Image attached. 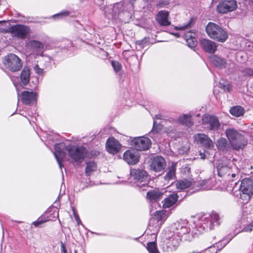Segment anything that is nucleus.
Returning a JSON list of instances; mask_svg holds the SVG:
<instances>
[{"instance_id":"29","label":"nucleus","mask_w":253,"mask_h":253,"mask_svg":"<svg viewBox=\"0 0 253 253\" xmlns=\"http://www.w3.org/2000/svg\"><path fill=\"white\" fill-rule=\"evenodd\" d=\"M211 183L212 180L211 179H206L199 181L197 182V185L200 189L207 190L214 189Z\"/></svg>"},{"instance_id":"63","label":"nucleus","mask_w":253,"mask_h":253,"mask_svg":"<svg viewBox=\"0 0 253 253\" xmlns=\"http://www.w3.org/2000/svg\"><path fill=\"white\" fill-rule=\"evenodd\" d=\"M155 121H154V122H153V125H154V126H155Z\"/></svg>"},{"instance_id":"1","label":"nucleus","mask_w":253,"mask_h":253,"mask_svg":"<svg viewBox=\"0 0 253 253\" xmlns=\"http://www.w3.org/2000/svg\"><path fill=\"white\" fill-rule=\"evenodd\" d=\"M65 149L68 151L70 158L75 162L80 163L84 160L85 157V149L83 147H76L72 146L67 147L63 143L56 144L53 153L62 172V168L64 167L62 161L66 155Z\"/></svg>"},{"instance_id":"49","label":"nucleus","mask_w":253,"mask_h":253,"mask_svg":"<svg viewBox=\"0 0 253 253\" xmlns=\"http://www.w3.org/2000/svg\"><path fill=\"white\" fill-rule=\"evenodd\" d=\"M61 251L63 253H67L65 246L62 242L61 243Z\"/></svg>"},{"instance_id":"52","label":"nucleus","mask_w":253,"mask_h":253,"mask_svg":"<svg viewBox=\"0 0 253 253\" xmlns=\"http://www.w3.org/2000/svg\"><path fill=\"white\" fill-rule=\"evenodd\" d=\"M155 118L159 120H165L164 116L161 114L156 115Z\"/></svg>"},{"instance_id":"5","label":"nucleus","mask_w":253,"mask_h":253,"mask_svg":"<svg viewBox=\"0 0 253 253\" xmlns=\"http://www.w3.org/2000/svg\"><path fill=\"white\" fill-rule=\"evenodd\" d=\"M226 135L234 149L239 150L243 148L247 145V142L244 136L234 128L227 129Z\"/></svg>"},{"instance_id":"56","label":"nucleus","mask_w":253,"mask_h":253,"mask_svg":"<svg viewBox=\"0 0 253 253\" xmlns=\"http://www.w3.org/2000/svg\"><path fill=\"white\" fill-rule=\"evenodd\" d=\"M200 155L201 158L202 159H204L205 158V155L204 153L200 152Z\"/></svg>"},{"instance_id":"35","label":"nucleus","mask_w":253,"mask_h":253,"mask_svg":"<svg viewBox=\"0 0 253 253\" xmlns=\"http://www.w3.org/2000/svg\"><path fill=\"white\" fill-rule=\"evenodd\" d=\"M96 164L94 162H89L86 163V166L85 169V172L86 176H89L90 173L96 170Z\"/></svg>"},{"instance_id":"4","label":"nucleus","mask_w":253,"mask_h":253,"mask_svg":"<svg viewBox=\"0 0 253 253\" xmlns=\"http://www.w3.org/2000/svg\"><path fill=\"white\" fill-rule=\"evenodd\" d=\"M130 178L134 181V186L139 191L147 190L149 188L147 185V174L145 170L139 169H131Z\"/></svg>"},{"instance_id":"41","label":"nucleus","mask_w":253,"mask_h":253,"mask_svg":"<svg viewBox=\"0 0 253 253\" xmlns=\"http://www.w3.org/2000/svg\"><path fill=\"white\" fill-rule=\"evenodd\" d=\"M160 135V133L157 130H155L154 128L149 132V136L152 137L156 142L158 141V137Z\"/></svg>"},{"instance_id":"44","label":"nucleus","mask_w":253,"mask_h":253,"mask_svg":"<svg viewBox=\"0 0 253 253\" xmlns=\"http://www.w3.org/2000/svg\"><path fill=\"white\" fill-rule=\"evenodd\" d=\"M217 250L215 249L214 246H211L203 250H202V253H216Z\"/></svg>"},{"instance_id":"21","label":"nucleus","mask_w":253,"mask_h":253,"mask_svg":"<svg viewBox=\"0 0 253 253\" xmlns=\"http://www.w3.org/2000/svg\"><path fill=\"white\" fill-rule=\"evenodd\" d=\"M169 13L166 10L160 11L156 15V19L157 22L162 26H167L170 25L169 20Z\"/></svg>"},{"instance_id":"64","label":"nucleus","mask_w":253,"mask_h":253,"mask_svg":"<svg viewBox=\"0 0 253 253\" xmlns=\"http://www.w3.org/2000/svg\"><path fill=\"white\" fill-rule=\"evenodd\" d=\"M253 3V0H250Z\"/></svg>"},{"instance_id":"31","label":"nucleus","mask_w":253,"mask_h":253,"mask_svg":"<svg viewBox=\"0 0 253 253\" xmlns=\"http://www.w3.org/2000/svg\"><path fill=\"white\" fill-rule=\"evenodd\" d=\"M230 113L236 117L243 116L245 113V109L240 106H235L232 107L229 110Z\"/></svg>"},{"instance_id":"53","label":"nucleus","mask_w":253,"mask_h":253,"mask_svg":"<svg viewBox=\"0 0 253 253\" xmlns=\"http://www.w3.org/2000/svg\"><path fill=\"white\" fill-rule=\"evenodd\" d=\"M73 211L74 216L75 218V220H79V219H80V217H79V215L77 214V213L76 212L75 210L74 209H73Z\"/></svg>"},{"instance_id":"51","label":"nucleus","mask_w":253,"mask_h":253,"mask_svg":"<svg viewBox=\"0 0 253 253\" xmlns=\"http://www.w3.org/2000/svg\"><path fill=\"white\" fill-rule=\"evenodd\" d=\"M238 233H239V232H237L236 233H234V235L233 236H231V235H229L227 237V239L228 240L227 241V243H228L230 241H231L233 238L235 236H236Z\"/></svg>"},{"instance_id":"2","label":"nucleus","mask_w":253,"mask_h":253,"mask_svg":"<svg viewBox=\"0 0 253 253\" xmlns=\"http://www.w3.org/2000/svg\"><path fill=\"white\" fill-rule=\"evenodd\" d=\"M220 223L219 215L217 213L212 212L211 214H205L201 216L194 224L196 231L199 233H202L204 231L211 230L214 226L219 225Z\"/></svg>"},{"instance_id":"22","label":"nucleus","mask_w":253,"mask_h":253,"mask_svg":"<svg viewBox=\"0 0 253 253\" xmlns=\"http://www.w3.org/2000/svg\"><path fill=\"white\" fill-rule=\"evenodd\" d=\"M184 38L189 47L193 48L196 47L197 42L195 30L186 32L184 34Z\"/></svg>"},{"instance_id":"20","label":"nucleus","mask_w":253,"mask_h":253,"mask_svg":"<svg viewBox=\"0 0 253 253\" xmlns=\"http://www.w3.org/2000/svg\"><path fill=\"white\" fill-rule=\"evenodd\" d=\"M124 160L129 165H134L139 161L138 153L134 150H127L123 155Z\"/></svg>"},{"instance_id":"15","label":"nucleus","mask_w":253,"mask_h":253,"mask_svg":"<svg viewBox=\"0 0 253 253\" xmlns=\"http://www.w3.org/2000/svg\"><path fill=\"white\" fill-rule=\"evenodd\" d=\"M166 166V161L162 156L155 157L152 160L150 165L151 169L156 172L164 170Z\"/></svg>"},{"instance_id":"30","label":"nucleus","mask_w":253,"mask_h":253,"mask_svg":"<svg viewBox=\"0 0 253 253\" xmlns=\"http://www.w3.org/2000/svg\"><path fill=\"white\" fill-rule=\"evenodd\" d=\"M212 64L218 68H223L225 67L226 64V61L224 59L217 56H214L211 58Z\"/></svg>"},{"instance_id":"17","label":"nucleus","mask_w":253,"mask_h":253,"mask_svg":"<svg viewBox=\"0 0 253 253\" xmlns=\"http://www.w3.org/2000/svg\"><path fill=\"white\" fill-rule=\"evenodd\" d=\"M181 239L179 238H171L168 240L167 242L164 244L163 250L167 252H172L178 248Z\"/></svg>"},{"instance_id":"7","label":"nucleus","mask_w":253,"mask_h":253,"mask_svg":"<svg viewBox=\"0 0 253 253\" xmlns=\"http://www.w3.org/2000/svg\"><path fill=\"white\" fill-rule=\"evenodd\" d=\"M174 231L179 238H183L184 240L191 241L192 238L189 236L190 229L187 220H180L174 224Z\"/></svg>"},{"instance_id":"8","label":"nucleus","mask_w":253,"mask_h":253,"mask_svg":"<svg viewBox=\"0 0 253 253\" xmlns=\"http://www.w3.org/2000/svg\"><path fill=\"white\" fill-rule=\"evenodd\" d=\"M7 32L10 33L13 37L23 40L31 33V30L27 26L17 24L9 27Z\"/></svg>"},{"instance_id":"37","label":"nucleus","mask_w":253,"mask_h":253,"mask_svg":"<svg viewBox=\"0 0 253 253\" xmlns=\"http://www.w3.org/2000/svg\"><path fill=\"white\" fill-rule=\"evenodd\" d=\"M71 14V12L67 10H63L61 12L54 14L52 16V18L54 19H61L65 17L69 16Z\"/></svg>"},{"instance_id":"61","label":"nucleus","mask_w":253,"mask_h":253,"mask_svg":"<svg viewBox=\"0 0 253 253\" xmlns=\"http://www.w3.org/2000/svg\"><path fill=\"white\" fill-rule=\"evenodd\" d=\"M193 232H194L196 234H198V233L196 232V231L193 230V231H192V233H193Z\"/></svg>"},{"instance_id":"27","label":"nucleus","mask_w":253,"mask_h":253,"mask_svg":"<svg viewBox=\"0 0 253 253\" xmlns=\"http://www.w3.org/2000/svg\"><path fill=\"white\" fill-rule=\"evenodd\" d=\"M30 70L28 67H24L20 74V80L23 85H26L30 82Z\"/></svg>"},{"instance_id":"42","label":"nucleus","mask_w":253,"mask_h":253,"mask_svg":"<svg viewBox=\"0 0 253 253\" xmlns=\"http://www.w3.org/2000/svg\"><path fill=\"white\" fill-rule=\"evenodd\" d=\"M242 74L244 76H249L253 77V69L250 68H247L243 70L242 71Z\"/></svg>"},{"instance_id":"6","label":"nucleus","mask_w":253,"mask_h":253,"mask_svg":"<svg viewBox=\"0 0 253 253\" xmlns=\"http://www.w3.org/2000/svg\"><path fill=\"white\" fill-rule=\"evenodd\" d=\"M240 198L243 202L250 200L253 195V182L251 178L243 179L240 186Z\"/></svg>"},{"instance_id":"28","label":"nucleus","mask_w":253,"mask_h":253,"mask_svg":"<svg viewBox=\"0 0 253 253\" xmlns=\"http://www.w3.org/2000/svg\"><path fill=\"white\" fill-rule=\"evenodd\" d=\"M192 184L191 180L184 179L177 181L175 185L178 190H183L191 186Z\"/></svg>"},{"instance_id":"9","label":"nucleus","mask_w":253,"mask_h":253,"mask_svg":"<svg viewBox=\"0 0 253 253\" xmlns=\"http://www.w3.org/2000/svg\"><path fill=\"white\" fill-rule=\"evenodd\" d=\"M4 64L6 68L12 72L20 70L22 64L21 60L16 55L10 53L5 57Z\"/></svg>"},{"instance_id":"13","label":"nucleus","mask_w":253,"mask_h":253,"mask_svg":"<svg viewBox=\"0 0 253 253\" xmlns=\"http://www.w3.org/2000/svg\"><path fill=\"white\" fill-rule=\"evenodd\" d=\"M237 7L236 0H224L218 4L216 10L218 13L224 14L234 10Z\"/></svg>"},{"instance_id":"43","label":"nucleus","mask_w":253,"mask_h":253,"mask_svg":"<svg viewBox=\"0 0 253 253\" xmlns=\"http://www.w3.org/2000/svg\"><path fill=\"white\" fill-rule=\"evenodd\" d=\"M34 70L35 73L41 76H42L45 73V72L44 71V69L42 68H41L38 64L35 65L34 66Z\"/></svg>"},{"instance_id":"60","label":"nucleus","mask_w":253,"mask_h":253,"mask_svg":"<svg viewBox=\"0 0 253 253\" xmlns=\"http://www.w3.org/2000/svg\"><path fill=\"white\" fill-rule=\"evenodd\" d=\"M14 84L15 87L16 88V89L17 90V84L15 83H14Z\"/></svg>"},{"instance_id":"59","label":"nucleus","mask_w":253,"mask_h":253,"mask_svg":"<svg viewBox=\"0 0 253 253\" xmlns=\"http://www.w3.org/2000/svg\"><path fill=\"white\" fill-rule=\"evenodd\" d=\"M76 221H77V224L78 225H79L81 223V220L80 219H79V220H76Z\"/></svg>"},{"instance_id":"47","label":"nucleus","mask_w":253,"mask_h":253,"mask_svg":"<svg viewBox=\"0 0 253 253\" xmlns=\"http://www.w3.org/2000/svg\"><path fill=\"white\" fill-rule=\"evenodd\" d=\"M156 215L157 216V218H159L160 219H162L163 218V216H164V213H163L162 211H156Z\"/></svg>"},{"instance_id":"16","label":"nucleus","mask_w":253,"mask_h":253,"mask_svg":"<svg viewBox=\"0 0 253 253\" xmlns=\"http://www.w3.org/2000/svg\"><path fill=\"white\" fill-rule=\"evenodd\" d=\"M107 151L111 154H115L119 152L121 145L119 142L114 137L108 139L106 145Z\"/></svg>"},{"instance_id":"26","label":"nucleus","mask_w":253,"mask_h":253,"mask_svg":"<svg viewBox=\"0 0 253 253\" xmlns=\"http://www.w3.org/2000/svg\"><path fill=\"white\" fill-rule=\"evenodd\" d=\"M242 206L243 216H246L247 218H252L253 215V205L248 203V202Z\"/></svg>"},{"instance_id":"18","label":"nucleus","mask_w":253,"mask_h":253,"mask_svg":"<svg viewBox=\"0 0 253 253\" xmlns=\"http://www.w3.org/2000/svg\"><path fill=\"white\" fill-rule=\"evenodd\" d=\"M200 42L202 48L208 53H213L216 50L217 45L213 41L203 39L200 40Z\"/></svg>"},{"instance_id":"12","label":"nucleus","mask_w":253,"mask_h":253,"mask_svg":"<svg viewBox=\"0 0 253 253\" xmlns=\"http://www.w3.org/2000/svg\"><path fill=\"white\" fill-rule=\"evenodd\" d=\"M191 118L192 116L190 114H183L177 118L170 117L167 122L171 123L173 127L176 126L179 124L187 126H191L193 125Z\"/></svg>"},{"instance_id":"57","label":"nucleus","mask_w":253,"mask_h":253,"mask_svg":"<svg viewBox=\"0 0 253 253\" xmlns=\"http://www.w3.org/2000/svg\"><path fill=\"white\" fill-rule=\"evenodd\" d=\"M236 176V174L235 173H230V176L228 177V179H230L231 177L234 178Z\"/></svg>"},{"instance_id":"11","label":"nucleus","mask_w":253,"mask_h":253,"mask_svg":"<svg viewBox=\"0 0 253 253\" xmlns=\"http://www.w3.org/2000/svg\"><path fill=\"white\" fill-rule=\"evenodd\" d=\"M131 142L134 148L138 151L146 150L151 145L150 139L144 136L134 137Z\"/></svg>"},{"instance_id":"14","label":"nucleus","mask_w":253,"mask_h":253,"mask_svg":"<svg viewBox=\"0 0 253 253\" xmlns=\"http://www.w3.org/2000/svg\"><path fill=\"white\" fill-rule=\"evenodd\" d=\"M194 139L198 144L202 145L206 148L210 149L214 146V143L212 140L204 133L195 134Z\"/></svg>"},{"instance_id":"55","label":"nucleus","mask_w":253,"mask_h":253,"mask_svg":"<svg viewBox=\"0 0 253 253\" xmlns=\"http://www.w3.org/2000/svg\"><path fill=\"white\" fill-rule=\"evenodd\" d=\"M188 253H202V251H198L197 250H194L190 252H189Z\"/></svg>"},{"instance_id":"58","label":"nucleus","mask_w":253,"mask_h":253,"mask_svg":"<svg viewBox=\"0 0 253 253\" xmlns=\"http://www.w3.org/2000/svg\"><path fill=\"white\" fill-rule=\"evenodd\" d=\"M76 221H77V224L78 225H79L81 223V220L80 219H79V220H76Z\"/></svg>"},{"instance_id":"10","label":"nucleus","mask_w":253,"mask_h":253,"mask_svg":"<svg viewBox=\"0 0 253 253\" xmlns=\"http://www.w3.org/2000/svg\"><path fill=\"white\" fill-rule=\"evenodd\" d=\"M202 123L206 126L208 129L213 131H217L220 126V124L216 117L205 115L202 118Z\"/></svg>"},{"instance_id":"24","label":"nucleus","mask_w":253,"mask_h":253,"mask_svg":"<svg viewBox=\"0 0 253 253\" xmlns=\"http://www.w3.org/2000/svg\"><path fill=\"white\" fill-rule=\"evenodd\" d=\"M176 163L172 162L166 170V174L164 178L165 180L169 181L175 178V170Z\"/></svg>"},{"instance_id":"50","label":"nucleus","mask_w":253,"mask_h":253,"mask_svg":"<svg viewBox=\"0 0 253 253\" xmlns=\"http://www.w3.org/2000/svg\"><path fill=\"white\" fill-rule=\"evenodd\" d=\"M223 88L224 90H226L228 92H230L231 89V86L230 84H228L227 85H224L223 86Z\"/></svg>"},{"instance_id":"48","label":"nucleus","mask_w":253,"mask_h":253,"mask_svg":"<svg viewBox=\"0 0 253 253\" xmlns=\"http://www.w3.org/2000/svg\"><path fill=\"white\" fill-rule=\"evenodd\" d=\"M31 82L34 84L33 87L36 88L38 84L39 80L37 78H35L33 79V80H32Z\"/></svg>"},{"instance_id":"62","label":"nucleus","mask_w":253,"mask_h":253,"mask_svg":"<svg viewBox=\"0 0 253 253\" xmlns=\"http://www.w3.org/2000/svg\"><path fill=\"white\" fill-rule=\"evenodd\" d=\"M237 184V182H235L234 183V185H235Z\"/></svg>"},{"instance_id":"33","label":"nucleus","mask_w":253,"mask_h":253,"mask_svg":"<svg viewBox=\"0 0 253 253\" xmlns=\"http://www.w3.org/2000/svg\"><path fill=\"white\" fill-rule=\"evenodd\" d=\"M218 175L220 176H224L227 175V177L230 176V169L226 166H218L217 167Z\"/></svg>"},{"instance_id":"32","label":"nucleus","mask_w":253,"mask_h":253,"mask_svg":"<svg viewBox=\"0 0 253 253\" xmlns=\"http://www.w3.org/2000/svg\"><path fill=\"white\" fill-rule=\"evenodd\" d=\"M216 145L219 150L223 152L227 151L228 148L227 140L224 138H220L218 139L216 141Z\"/></svg>"},{"instance_id":"19","label":"nucleus","mask_w":253,"mask_h":253,"mask_svg":"<svg viewBox=\"0 0 253 253\" xmlns=\"http://www.w3.org/2000/svg\"><path fill=\"white\" fill-rule=\"evenodd\" d=\"M29 45L32 51L37 55H42L44 48V45L42 42L36 40H32L29 42Z\"/></svg>"},{"instance_id":"25","label":"nucleus","mask_w":253,"mask_h":253,"mask_svg":"<svg viewBox=\"0 0 253 253\" xmlns=\"http://www.w3.org/2000/svg\"><path fill=\"white\" fill-rule=\"evenodd\" d=\"M178 196L177 193H173L170 194L164 201L163 207L169 208L174 205L177 201Z\"/></svg>"},{"instance_id":"23","label":"nucleus","mask_w":253,"mask_h":253,"mask_svg":"<svg viewBox=\"0 0 253 253\" xmlns=\"http://www.w3.org/2000/svg\"><path fill=\"white\" fill-rule=\"evenodd\" d=\"M37 94L35 92L24 91L21 93V100L25 104H30L36 101Z\"/></svg>"},{"instance_id":"3","label":"nucleus","mask_w":253,"mask_h":253,"mask_svg":"<svg viewBox=\"0 0 253 253\" xmlns=\"http://www.w3.org/2000/svg\"><path fill=\"white\" fill-rule=\"evenodd\" d=\"M206 32L212 39L221 42H224L228 37V33L218 25L210 22L206 26Z\"/></svg>"},{"instance_id":"45","label":"nucleus","mask_w":253,"mask_h":253,"mask_svg":"<svg viewBox=\"0 0 253 253\" xmlns=\"http://www.w3.org/2000/svg\"><path fill=\"white\" fill-rule=\"evenodd\" d=\"M253 231V221H252L250 224L245 226L241 231L238 232H251Z\"/></svg>"},{"instance_id":"40","label":"nucleus","mask_w":253,"mask_h":253,"mask_svg":"<svg viewBox=\"0 0 253 253\" xmlns=\"http://www.w3.org/2000/svg\"><path fill=\"white\" fill-rule=\"evenodd\" d=\"M193 19L192 18L190 21H188V22L186 24L182 26H176L175 27V29L176 30H184L188 29V28H190L193 24Z\"/></svg>"},{"instance_id":"38","label":"nucleus","mask_w":253,"mask_h":253,"mask_svg":"<svg viewBox=\"0 0 253 253\" xmlns=\"http://www.w3.org/2000/svg\"><path fill=\"white\" fill-rule=\"evenodd\" d=\"M149 42V39L145 38L142 40L136 42V47L137 50H141L143 48L145 44Z\"/></svg>"},{"instance_id":"36","label":"nucleus","mask_w":253,"mask_h":253,"mask_svg":"<svg viewBox=\"0 0 253 253\" xmlns=\"http://www.w3.org/2000/svg\"><path fill=\"white\" fill-rule=\"evenodd\" d=\"M147 249L149 253H160L157 248V244L155 242L148 243Z\"/></svg>"},{"instance_id":"34","label":"nucleus","mask_w":253,"mask_h":253,"mask_svg":"<svg viewBox=\"0 0 253 253\" xmlns=\"http://www.w3.org/2000/svg\"><path fill=\"white\" fill-rule=\"evenodd\" d=\"M161 197L160 193L157 190L149 191L147 193V197L150 201H156Z\"/></svg>"},{"instance_id":"39","label":"nucleus","mask_w":253,"mask_h":253,"mask_svg":"<svg viewBox=\"0 0 253 253\" xmlns=\"http://www.w3.org/2000/svg\"><path fill=\"white\" fill-rule=\"evenodd\" d=\"M112 66L113 68L114 71L118 73L120 72L122 68V64L120 62L117 61H112L111 62Z\"/></svg>"},{"instance_id":"46","label":"nucleus","mask_w":253,"mask_h":253,"mask_svg":"<svg viewBox=\"0 0 253 253\" xmlns=\"http://www.w3.org/2000/svg\"><path fill=\"white\" fill-rule=\"evenodd\" d=\"M46 220H43L42 219H38L37 220L33 222V225H34L36 227H39L40 226V225L46 222Z\"/></svg>"},{"instance_id":"54","label":"nucleus","mask_w":253,"mask_h":253,"mask_svg":"<svg viewBox=\"0 0 253 253\" xmlns=\"http://www.w3.org/2000/svg\"><path fill=\"white\" fill-rule=\"evenodd\" d=\"M170 34L173 36H174L175 37H176V38H178L180 37V35L178 33H170Z\"/></svg>"}]
</instances>
